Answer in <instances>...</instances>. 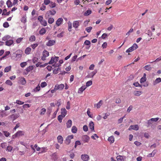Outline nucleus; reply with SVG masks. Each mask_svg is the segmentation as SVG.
Masks as SVG:
<instances>
[{"label": "nucleus", "instance_id": "obj_25", "mask_svg": "<svg viewBox=\"0 0 161 161\" xmlns=\"http://www.w3.org/2000/svg\"><path fill=\"white\" fill-rule=\"evenodd\" d=\"M72 122L71 120L69 119L66 123L67 127L68 128H70L72 125Z\"/></svg>", "mask_w": 161, "mask_h": 161}, {"label": "nucleus", "instance_id": "obj_42", "mask_svg": "<svg viewBox=\"0 0 161 161\" xmlns=\"http://www.w3.org/2000/svg\"><path fill=\"white\" fill-rule=\"evenodd\" d=\"M5 83L7 85H9L10 86H11L13 85V83L11 81L9 80H7Z\"/></svg>", "mask_w": 161, "mask_h": 161}, {"label": "nucleus", "instance_id": "obj_24", "mask_svg": "<svg viewBox=\"0 0 161 161\" xmlns=\"http://www.w3.org/2000/svg\"><path fill=\"white\" fill-rule=\"evenodd\" d=\"M161 82V79L160 78H157L153 82V84L154 85H155L157 83H159Z\"/></svg>", "mask_w": 161, "mask_h": 161}, {"label": "nucleus", "instance_id": "obj_34", "mask_svg": "<svg viewBox=\"0 0 161 161\" xmlns=\"http://www.w3.org/2000/svg\"><path fill=\"white\" fill-rule=\"evenodd\" d=\"M118 161H124L123 157L120 155L116 157Z\"/></svg>", "mask_w": 161, "mask_h": 161}, {"label": "nucleus", "instance_id": "obj_57", "mask_svg": "<svg viewBox=\"0 0 161 161\" xmlns=\"http://www.w3.org/2000/svg\"><path fill=\"white\" fill-rule=\"evenodd\" d=\"M3 26L4 28H8L9 26V25L8 22H5L3 24Z\"/></svg>", "mask_w": 161, "mask_h": 161}, {"label": "nucleus", "instance_id": "obj_21", "mask_svg": "<svg viewBox=\"0 0 161 161\" xmlns=\"http://www.w3.org/2000/svg\"><path fill=\"white\" fill-rule=\"evenodd\" d=\"M86 86H81L79 89L78 93H81L82 92H83L86 89Z\"/></svg>", "mask_w": 161, "mask_h": 161}, {"label": "nucleus", "instance_id": "obj_49", "mask_svg": "<svg viewBox=\"0 0 161 161\" xmlns=\"http://www.w3.org/2000/svg\"><path fill=\"white\" fill-rule=\"evenodd\" d=\"M92 84V80H89L86 83V87H88L91 85Z\"/></svg>", "mask_w": 161, "mask_h": 161}, {"label": "nucleus", "instance_id": "obj_54", "mask_svg": "<svg viewBox=\"0 0 161 161\" xmlns=\"http://www.w3.org/2000/svg\"><path fill=\"white\" fill-rule=\"evenodd\" d=\"M81 144V142H80V141H76L75 143V148H76L77 146L80 145Z\"/></svg>", "mask_w": 161, "mask_h": 161}, {"label": "nucleus", "instance_id": "obj_62", "mask_svg": "<svg viewBox=\"0 0 161 161\" xmlns=\"http://www.w3.org/2000/svg\"><path fill=\"white\" fill-rule=\"evenodd\" d=\"M70 104L69 101H68L67 102V105L66 106V108L67 109H69L70 108Z\"/></svg>", "mask_w": 161, "mask_h": 161}, {"label": "nucleus", "instance_id": "obj_29", "mask_svg": "<svg viewBox=\"0 0 161 161\" xmlns=\"http://www.w3.org/2000/svg\"><path fill=\"white\" fill-rule=\"evenodd\" d=\"M46 29L44 28H42L40 30L39 33L40 35H43L46 33Z\"/></svg>", "mask_w": 161, "mask_h": 161}, {"label": "nucleus", "instance_id": "obj_28", "mask_svg": "<svg viewBox=\"0 0 161 161\" xmlns=\"http://www.w3.org/2000/svg\"><path fill=\"white\" fill-rule=\"evenodd\" d=\"M11 66H9L6 67L4 69V72H8L11 70Z\"/></svg>", "mask_w": 161, "mask_h": 161}, {"label": "nucleus", "instance_id": "obj_36", "mask_svg": "<svg viewBox=\"0 0 161 161\" xmlns=\"http://www.w3.org/2000/svg\"><path fill=\"white\" fill-rule=\"evenodd\" d=\"M40 90V86H39V85L38 84V85L35 88L33 89V91L34 92H37L39 91Z\"/></svg>", "mask_w": 161, "mask_h": 161}, {"label": "nucleus", "instance_id": "obj_63", "mask_svg": "<svg viewBox=\"0 0 161 161\" xmlns=\"http://www.w3.org/2000/svg\"><path fill=\"white\" fill-rule=\"evenodd\" d=\"M133 31V29L132 28H131L129 31L126 33V35L128 36L129 35L130 33L132 32Z\"/></svg>", "mask_w": 161, "mask_h": 161}, {"label": "nucleus", "instance_id": "obj_45", "mask_svg": "<svg viewBox=\"0 0 161 161\" xmlns=\"http://www.w3.org/2000/svg\"><path fill=\"white\" fill-rule=\"evenodd\" d=\"M144 68L146 70L148 71L150 70L151 69V67H150V65H147L145 66L144 67Z\"/></svg>", "mask_w": 161, "mask_h": 161}, {"label": "nucleus", "instance_id": "obj_35", "mask_svg": "<svg viewBox=\"0 0 161 161\" xmlns=\"http://www.w3.org/2000/svg\"><path fill=\"white\" fill-rule=\"evenodd\" d=\"M7 5L8 7H11L13 5V3H12L9 0H8L7 1Z\"/></svg>", "mask_w": 161, "mask_h": 161}, {"label": "nucleus", "instance_id": "obj_2", "mask_svg": "<svg viewBox=\"0 0 161 161\" xmlns=\"http://www.w3.org/2000/svg\"><path fill=\"white\" fill-rule=\"evenodd\" d=\"M56 13V11L54 9H53L47 12L45 15V17H49L50 15H55Z\"/></svg>", "mask_w": 161, "mask_h": 161}, {"label": "nucleus", "instance_id": "obj_38", "mask_svg": "<svg viewBox=\"0 0 161 161\" xmlns=\"http://www.w3.org/2000/svg\"><path fill=\"white\" fill-rule=\"evenodd\" d=\"M60 70V68L58 67L57 69H54L53 71V73L54 74H56L58 73V71Z\"/></svg>", "mask_w": 161, "mask_h": 161}, {"label": "nucleus", "instance_id": "obj_48", "mask_svg": "<svg viewBox=\"0 0 161 161\" xmlns=\"http://www.w3.org/2000/svg\"><path fill=\"white\" fill-rule=\"evenodd\" d=\"M146 77H142L140 79V82L141 83H142L146 81Z\"/></svg>", "mask_w": 161, "mask_h": 161}, {"label": "nucleus", "instance_id": "obj_4", "mask_svg": "<svg viewBox=\"0 0 161 161\" xmlns=\"http://www.w3.org/2000/svg\"><path fill=\"white\" fill-rule=\"evenodd\" d=\"M49 55V52L46 50H44L42 53V60H46V57H48Z\"/></svg>", "mask_w": 161, "mask_h": 161}, {"label": "nucleus", "instance_id": "obj_61", "mask_svg": "<svg viewBox=\"0 0 161 161\" xmlns=\"http://www.w3.org/2000/svg\"><path fill=\"white\" fill-rule=\"evenodd\" d=\"M47 85V83L45 82H42L41 84V86L42 88L45 87Z\"/></svg>", "mask_w": 161, "mask_h": 161}, {"label": "nucleus", "instance_id": "obj_15", "mask_svg": "<svg viewBox=\"0 0 161 161\" xmlns=\"http://www.w3.org/2000/svg\"><path fill=\"white\" fill-rule=\"evenodd\" d=\"M89 128L90 129L91 131H94V123L92 121H91L89 124Z\"/></svg>", "mask_w": 161, "mask_h": 161}, {"label": "nucleus", "instance_id": "obj_44", "mask_svg": "<svg viewBox=\"0 0 161 161\" xmlns=\"http://www.w3.org/2000/svg\"><path fill=\"white\" fill-rule=\"evenodd\" d=\"M38 43H34L33 44H31V46L32 47L33 49L34 50L35 48L38 46Z\"/></svg>", "mask_w": 161, "mask_h": 161}, {"label": "nucleus", "instance_id": "obj_30", "mask_svg": "<svg viewBox=\"0 0 161 161\" xmlns=\"http://www.w3.org/2000/svg\"><path fill=\"white\" fill-rule=\"evenodd\" d=\"M19 52V53L18 54V53H16V57L20 58L22 56V51L21 50H19V51H17V52Z\"/></svg>", "mask_w": 161, "mask_h": 161}, {"label": "nucleus", "instance_id": "obj_11", "mask_svg": "<svg viewBox=\"0 0 161 161\" xmlns=\"http://www.w3.org/2000/svg\"><path fill=\"white\" fill-rule=\"evenodd\" d=\"M80 21L78 20L74 21L73 22V27L76 29L79 26L80 24Z\"/></svg>", "mask_w": 161, "mask_h": 161}, {"label": "nucleus", "instance_id": "obj_60", "mask_svg": "<svg viewBox=\"0 0 161 161\" xmlns=\"http://www.w3.org/2000/svg\"><path fill=\"white\" fill-rule=\"evenodd\" d=\"M51 1L50 0H44V4L45 5H47L49 4Z\"/></svg>", "mask_w": 161, "mask_h": 161}, {"label": "nucleus", "instance_id": "obj_47", "mask_svg": "<svg viewBox=\"0 0 161 161\" xmlns=\"http://www.w3.org/2000/svg\"><path fill=\"white\" fill-rule=\"evenodd\" d=\"M46 112V109L44 108H43L42 109H41L40 111V114L41 115H43Z\"/></svg>", "mask_w": 161, "mask_h": 161}, {"label": "nucleus", "instance_id": "obj_9", "mask_svg": "<svg viewBox=\"0 0 161 161\" xmlns=\"http://www.w3.org/2000/svg\"><path fill=\"white\" fill-rule=\"evenodd\" d=\"M89 137L87 135H84L83 136L82 138V141L84 143H88L89 142Z\"/></svg>", "mask_w": 161, "mask_h": 161}, {"label": "nucleus", "instance_id": "obj_32", "mask_svg": "<svg viewBox=\"0 0 161 161\" xmlns=\"http://www.w3.org/2000/svg\"><path fill=\"white\" fill-rule=\"evenodd\" d=\"M77 130V129L75 126H74L72 127L71 130V131L72 133H76Z\"/></svg>", "mask_w": 161, "mask_h": 161}, {"label": "nucleus", "instance_id": "obj_33", "mask_svg": "<svg viewBox=\"0 0 161 161\" xmlns=\"http://www.w3.org/2000/svg\"><path fill=\"white\" fill-rule=\"evenodd\" d=\"M36 40V37L35 36H31L29 38V41L30 42H33Z\"/></svg>", "mask_w": 161, "mask_h": 161}, {"label": "nucleus", "instance_id": "obj_39", "mask_svg": "<svg viewBox=\"0 0 161 161\" xmlns=\"http://www.w3.org/2000/svg\"><path fill=\"white\" fill-rule=\"evenodd\" d=\"M156 152H155L154 151H153L152 153H149L148 155L147 156L149 157H153L154 156Z\"/></svg>", "mask_w": 161, "mask_h": 161}, {"label": "nucleus", "instance_id": "obj_5", "mask_svg": "<svg viewBox=\"0 0 161 161\" xmlns=\"http://www.w3.org/2000/svg\"><path fill=\"white\" fill-rule=\"evenodd\" d=\"M55 90H62L64 87V84H56L55 86Z\"/></svg>", "mask_w": 161, "mask_h": 161}, {"label": "nucleus", "instance_id": "obj_43", "mask_svg": "<svg viewBox=\"0 0 161 161\" xmlns=\"http://www.w3.org/2000/svg\"><path fill=\"white\" fill-rule=\"evenodd\" d=\"M54 22V19L53 18H50L48 20V22L49 24H52Z\"/></svg>", "mask_w": 161, "mask_h": 161}, {"label": "nucleus", "instance_id": "obj_23", "mask_svg": "<svg viewBox=\"0 0 161 161\" xmlns=\"http://www.w3.org/2000/svg\"><path fill=\"white\" fill-rule=\"evenodd\" d=\"M31 50V49L30 47H27L25 50V53L26 54H30Z\"/></svg>", "mask_w": 161, "mask_h": 161}, {"label": "nucleus", "instance_id": "obj_59", "mask_svg": "<svg viewBox=\"0 0 161 161\" xmlns=\"http://www.w3.org/2000/svg\"><path fill=\"white\" fill-rule=\"evenodd\" d=\"M133 85L136 87L140 86L142 88V86L138 82L134 83Z\"/></svg>", "mask_w": 161, "mask_h": 161}, {"label": "nucleus", "instance_id": "obj_37", "mask_svg": "<svg viewBox=\"0 0 161 161\" xmlns=\"http://www.w3.org/2000/svg\"><path fill=\"white\" fill-rule=\"evenodd\" d=\"M49 4V6L51 8H53L56 6V3L54 2H51Z\"/></svg>", "mask_w": 161, "mask_h": 161}, {"label": "nucleus", "instance_id": "obj_56", "mask_svg": "<svg viewBox=\"0 0 161 161\" xmlns=\"http://www.w3.org/2000/svg\"><path fill=\"white\" fill-rule=\"evenodd\" d=\"M64 32L62 31L57 35V36L58 37L61 38L63 36Z\"/></svg>", "mask_w": 161, "mask_h": 161}, {"label": "nucleus", "instance_id": "obj_53", "mask_svg": "<svg viewBox=\"0 0 161 161\" xmlns=\"http://www.w3.org/2000/svg\"><path fill=\"white\" fill-rule=\"evenodd\" d=\"M41 25L44 26H46L47 25V22L45 20H43L41 22H40Z\"/></svg>", "mask_w": 161, "mask_h": 161}, {"label": "nucleus", "instance_id": "obj_52", "mask_svg": "<svg viewBox=\"0 0 161 161\" xmlns=\"http://www.w3.org/2000/svg\"><path fill=\"white\" fill-rule=\"evenodd\" d=\"M25 16H26V15H25ZM26 16H24L21 19V21L22 22L25 23L26 22Z\"/></svg>", "mask_w": 161, "mask_h": 161}, {"label": "nucleus", "instance_id": "obj_6", "mask_svg": "<svg viewBox=\"0 0 161 161\" xmlns=\"http://www.w3.org/2000/svg\"><path fill=\"white\" fill-rule=\"evenodd\" d=\"M139 127L138 125H130L128 128V130H139Z\"/></svg>", "mask_w": 161, "mask_h": 161}, {"label": "nucleus", "instance_id": "obj_41", "mask_svg": "<svg viewBox=\"0 0 161 161\" xmlns=\"http://www.w3.org/2000/svg\"><path fill=\"white\" fill-rule=\"evenodd\" d=\"M92 13V11L90 10H88L84 14V15L86 16L89 15Z\"/></svg>", "mask_w": 161, "mask_h": 161}, {"label": "nucleus", "instance_id": "obj_10", "mask_svg": "<svg viewBox=\"0 0 161 161\" xmlns=\"http://www.w3.org/2000/svg\"><path fill=\"white\" fill-rule=\"evenodd\" d=\"M58 57H52L51 58V60L48 63L49 64H52L53 63L58 61Z\"/></svg>", "mask_w": 161, "mask_h": 161}, {"label": "nucleus", "instance_id": "obj_7", "mask_svg": "<svg viewBox=\"0 0 161 161\" xmlns=\"http://www.w3.org/2000/svg\"><path fill=\"white\" fill-rule=\"evenodd\" d=\"M20 116L19 114H14L11 115L9 117L13 121H14L15 119L18 118Z\"/></svg>", "mask_w": 161, "mask_h": 161}, {"label": "nucleus", "instance_id": "obj_18", "mask_svg": "<svg viewBox=\"0 0 161 161\" xmlns=\"http://www.w3.org/2000/svg\"><path fill=\"white\" fill-rule=\"evenodd\" d=\"M57 140L58 142L60 144H62L63 143V139L61 136H58L57 137Z\"/></svg>", "mask_w": 161, "mask_h": 161}, {"label": "nucleus", "instance_id": "obj_31", "mask_svg": "<svg viewBox=\"0 0 161 161\" xmlns=\"http://www.w3.org/2000/svg\"><path fill=\"white\" fill-rule=\"evenodd\" d=\"M142 93V92L141 91H135L134 92V94L135 96H139Z\"/></svg>", "mask_w": 161, "mask_h": 161}, {"label": "nucleus", "instance_id": "obj_20", "mask_svg": "<svg viewBox=\"0 0 161 161\" xmlns=\"http://www.w3.org/2000/svg\"><path fill=\"white\" fill-rule=\"evenodd\" d=\"M14 43V41L12 40H9L5 42V45L8 46H10Z\"/></svg>", "mask_w": 161, "mask_h": 161}, {"label": "nucleus", "instance_id": "obj_58", "mask_svg": "<svg viewBox=\"0 0 161 161\" xmlns=\"http://www.w3.org/2000/svg\"><path fill=\"white\" fill-rule=\"evenodd\" d=\"M27 64L26 62H23L20 63V65L21 67L23 68L25 67Z\"/></svg>", "mask_w": 161, "mask_h": 161}, {"label": "nucleus", "instance_id": "obj_51", "mask_svg": "<svg viewBox=\"0 0 161 161\" xmlns=\"http://www.w3.org/2000/svg\"><path fill=\"white\" fill-rule=\"evenodd\" d=\"M12 149L13 147L11 146H8L7 147L6 150L8 152H11Z\"/></svg>", "mask_w": 161, "mask_h": 161}, {"label": "nucleus", "instance_id": "obj_19", "mask_svg": "<svg viewBox=\"0 0 161 161\" xmlns=\"http://www.w3.org/2000/svg\"><path fill=\"white\" fill-rule=\"evenodd\" d=\"M67 111L64 108H62L61 109V115L63 117H65Z\"/></svg>", "mask_w": 161, "mask_h": 161}, {"label": "nucleus", "instance_id": "obj_16", "mask_svg": "<svg viewBox=\"0 0 161 161\" xmlns=\"http://www.w3.org/2000/svg\"><path fill=\"white\" fill-rule=\"evenodd\" d=\"M63 19L62 18H59L56 21V24L57 26L60 25L62 23Z\"/></svg>", "mask_w": 161, "mask_h": 161}, {"label": "nucleus", "instance_id": "obj_1", "mask_svg": "<svg viewBox=\"0 0 161 161\" xmlns=\"http://www.w3.org/2000/svg\"><path fill=\"white\" fill-rule=\"evenodd\" d=\"M138 47V45L136 43H134L133 45L127 49L126 51V53H130L134 50L136 49Z\"/></svg>", "mask_w": 161, "mask_h": 161}, {"label": "nucleus", "instance_id": "obj_64", "mask_svg": "<svg viewBox=\"0 0 161 161\" xmlns=\"http://www.w3.org/2000/svg\"><path fill=\"white\" fill-rule=\"evenodd\" d=\"M30 107V105L28 104H25L23 105V107L24 108H29Z\"/></svg>", "mask_w": 161, "mask_h": 161}, {"label": "nucleus", "instance_id": "obj_22", "mask_svg": "<svg viewBox=\"0 0 161 161\" xmlns=\"http://www.w3.org/2000/svg\"><path fill=\"white\" fill-rule=\"evenodd\" d=\"M103 104V101L101 100L100 101L96 104H95L94 106H95L96 105L97 108H99L101 107Z\"/></svg>", "mask_w": 161, "mask_h": 161}, {"label": "nucleus", "instance_id": "obj_55", "mask_svg": "<svg viewBox=\"0 0 161 161\" xmlns=\"http://www.w3.org/2000/svg\"><path fill=\"white\" fill-rule=\"evenodd\" d=\"M3 134H4V135L7 137H8L10 135V134H9V132H8V131H3Z\"/></svg>", "mask_w": 161, "mask_h": 161}, {"label": "nucleus", "instance_id": "obj_13", "mask_svg": "<svg viewBox=\"0 0 161 161\" xmlns=\"http://www.w3.org/2000/svg\"><path fill=\"white\" fill-rule=\"evenodd\" d=\"M81 158L84 161H87L89 160V157L88 155L84 154L81 155Z\"/></svg>", "mask_w": 161, "mask_h": 161}, {"label": "nucleus", "instance_id": "obj_3", "mask_svg": "<svg viewBox=\"0 0 161 161\" xmlns=\"http://www.w3.org/2000/svg\"><path fill=\"white\" fill-rule=\"evenodd\" d=\"M74 136L73 135H70L68 136L66 138L65 143L66 145H69L71 142V140L73 138Z\"/></svg>", "mask_w": 161, "mask_h": 161}, {"label": "nucleus", "instance_id": "obj_26", "mask_svg": "<svg viewBox=\"0 0 161 161\" xmlns=\"http://www.w3.org/2000/svg\"><path fill=\"white\" fill-rule=\"evenodd\" d=\"M41 63L40 62H38L36 64V66L37 67H43L46 66L47 64H41Z\"/></svg>", "mask_w": 161, "mask_h": 161}, {"label": "nucleus", "instance_id": "obj_12", "mask_svg": "<svg viewBox=\"0 0 161 161\" xmlns=\"http://www.w3.org/2000/svg\"><path fill=\"white\" fill-rule=\"evenodd\" d=\"M19 83L23 85H24L26 84V81L24 78L22 77H19Z\"/></svg>", "mask_w": 161, "mask_h": 161}, {"label": "nucleus", "instance_id": "obj_46", "mask_svg": "<svg viewBox=\"0 0 161 161\" xmlns=\"http://www.w3.org/2000/svg\"><path fill=\"white\" fill-rule=\"evenodd\" d=\"M64 117H63L62 115H59L58 117V119L59 121L61 123L62 122V120Z\"/></svg>", "mask_w": 161, "mask_h": 161}, {"label": "nucleus", "instance_id": "obj_50", "mask_svg": "<svg viewBox=\"0 0 161 161\" xmlns=\"http://www.w3.org/2000/svg\"><path fill=\"white\" fill-rule=\"evenodd\" d=\"M92 27L90 26L86 28L85 30L87 32L89 33L91 32V31L92 30Z\"/></svg>", "mask_w": 161, "mask_h": 161}, {"label": "nucleus", "instance_id": "obj_17", "mask_svg": "<svg viewBox=\"0 0 161 161\" xmlns=\"http://www.w3.org/2000/svg\"><path fill=\"white\" fill-rule=\"evenodd\" d=\"M55 43V42L53 40H49L46 43V45L48 46H51L54 44Z\"/></svg>", "mask_w": 161, "mask_h": 161}, {"label": "nucleus", "instance_id": "obj_27", "mask_svg": "<svg viewBox=\"0 0 161 161\" xmlns=\"http://www.w3.org/2000/svg\"><path fill=\"white\" fill-rule=\"evenodd\" d=\"M108 141L111 143H113L114 141V138L113 136H111L108 138Z\"/></svg>", "mask_w": 161, "mask_h": 161}, {"label": "nucleus", "instance_id": "obj_40", "mask_svg": "<svg viewBox=\"0 0 161 161\" xmlns=\"http://www.w3.org/2000/svg\"><path fill=\"white\" fill-rule=\"evenodd\" d=\"M68 30L69 31H71V29L72 27V24L70 22H69L68 23Z\"/></svg>", "mask_w": 161, "mask_h": 161}, {"label": "nucleus", "instance_id": "obj_8", "mask_svg": "<svg viewBox=\"0 0 161 161\" xmlns=\"http://www.w3.org/2000/svg\"><path fill=\"white\" fill-rule=\"evenodd\" d=\"M34 67L33 66H30L27 68L25 70L24 73L25 75H27L28 73L33 70Z\"/></svg>", "mask_w": 161, "mask_h": 161}, {"label": "nucleus", "instance_id": "obj_14", "mask_svg": "<svg viewBox=\"0 0 161 161\" xmlns=\"http://www.w3.org/2000/svg\"><path fill=\"white\" fill-rule=\"evenodd\" d=\"M25 132L22 130H19L15 134V137H17L20 136H22L24 135Z\"/></svg>", "mask_w": 161, "mask_h": 161}]
</instances>
